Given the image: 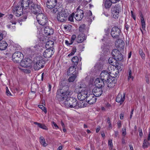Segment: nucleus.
I'll list each match as a JSON object with an SVG mask.
<instances>
[{
  "label": "nucleus",
  "instance_id": "9",
  "mask_svg": "<svg viewBox=\"0 0 150 150\" xmlns=\"http://www.w3.org/2000/svg\"><path fill=\"white\" fill-rule=\"evenodd\" d=\"M110 77L109 71H107L106 70L102 71L100 74V79H102L105 81L108 80Z\"/></svg>",
  "mask_w": 150,
  "mask_h": 150
},
{
  "label": "nucleus",
  "instance_id": "23",
  "mask_svg": "<svg viewBox=\"0 0 150 150\" xmlns=\"http://www.w3.org/2000/svg\"><path fill=\"white\" fill-rule=\"evenodd\" d=\"M44 32L46 35H50L53 33V30L48 27H45L44 29Z\"/></svg>",
  "mask_w": 150,
  "mask_h": 150
},
{
  "label": "nucleus",
  "instance_id": "49",
  "mask_svg": "<svg viewBox=\"0 0 150 150\" xmlns=\"http://www.w3.org/2000/svg\"><path fill=\"white\" fill-rule=\"evenodd\" d=\"M67 2L68 3H75L76 0H66Z\"/></svg>",
  "mask_w": 150,
  "mask_h": 150
},
{
  "label": "nucleus",
  "instance_id": "47",
  "mask_svg": "<svg viewBox=\"0 0 150 150\" xmlns=\"http://www.w3.org/2000/svg\"><path fill=\"white\" fill-rule=\"evenodd\" d=\"M141 24L145 23V22L143 17V16L142 14H141Z\"/></svg>",
  "mask_w": 150,
  "mask_h": 150
},
{
  "label": "nucleus",
  "instance_id": "63",
  "mask_svg": "<svg viewBox=\"0 0 150 150\" xmlns=\"http://www.w3.org/2000/svg\"><path fill=\"white\" fill-rule=\"evenodd\" d=\"M52 86L51 84H49L48 85V91H50L51 90Z\"/></svg>",
  "mask_w": 150,
  "mask_h": 150
},
{
  "label": "nucleus",
  "instance_id": "28",
  "mask_svg": "<svg viewBox=\"0 0 150 150\" xmlns=\"http://www.w3.org/2000/svg\"><path fill=\"white\" fill-rule=\"evenodd\" d=\"M34 123L37 125L38 126L43 129L47 130L48 129L47 127L44 124L39 123L38 122H35Z\"/></svg>",
  "mask_w": 150,
  "mask_h": 150
},
{
  "label": "nucleus",
  "instance_id": "18",
  "mask_svg": "<svg viewBox=\"0 0 150 150\" xmlns=\"http://www.w3.org/2000/svg\"><path fill=\"white\" fill-rule=\"evenodd\" d=\"M150 140V127L149 128V132L147 139H145L143 142L142 146L144 148H147L150 145L149 142Z\"/></svg>",
  "mask_w": 150,
  "mask_h": 150
},
{
  "label": "nucleus",
  "instance_id": "59",
  "mask_svg": "<svg viewBox=\"0 0 150 150\" xmlns=\"http://www.w3.org/2000/svg\"><path fill=\"white\" fill-rule=\"evenodd\" d=\"M117 125L119 128H120L121 127V122L120 121H119L117 122Z\"/></svg>",
  "mask_w": 150,
  "mask_h": 150
},
{
  "label": "nucleus",
  "instance_id": "62",
  "mask_svg": "<svg viewBox=\"0 0 150 150\" xmlns=\"http://www.w3.org/2000/svg\"><path fill=\"white\" fill-rule=\"evenodd\" d=\"M64 28L65 29L68 30L69 29V27L67 25H64Z\"/></svg>",
  "mask_w": 150,
  "mask_h": 150
},
{
  "label": "nucleus",
  "instance_id": "27",
  "mask_svg": "<svg viewBox=\"0 0 150 150\" xmlns=\"http://www.w3.org/2000/svg\"><path fill=\"white\" fill-rule=\"evenodd\" d=\"M8 46V44L6 42L2 41L0 42V50H5Z\"/></svg>",
  "mask_w": 150,
  "mask_h": 150
},
{
  "label": "nucleus",
  "instance_id": "20",
  "mask_svg": "<svg viewBox=\"0 0 150 150\" xmlns=\"http://www.w3.org/2000/svg\"><path fill=\"white\" fill-rule=\"evenodd\" d=\"M86 39L85 35L82 33L79 34L76 39V41L78 43H81Z\"/></svg>",
  "mask_w": 150,
  "mask_h": 150
},
{
  "label": "nucleus",
  "instance_id": "53",
  "mask_svg": "<svg viewBox=\"0 0 150 150\" xmlns=\"http://www.w3.org/2000/svg\"><path fill=\"white\" fill-rule=\"evenodd\" d=\"M65 44L67 45V46L69 45H72V44H71V41H70V42H69V41L68 40H65Z\"/></svg>",
  "mask_w": 150,
  "mask_h": 150
},
{
  "label": "nucleus",
  "instance_id": "57",
  "mask_svg": "<svg viewBox=\"0 0 150 150\" xmlns=\"http://www.w3.org/2000/svg\"><path fill=\"white\" fill-rule=\"evenodd\" d=\"M100 129V126H98L96 130V133H98Z\"/></svg>",
  "mask_w": 150,
  "mask_h": 150
},
{
  "label": "nucleus",
  "instance_id": "16",
  "mask_svg": "<svg viewBox=\"0 0 150 150\" xmlns=\"http://www.w3.org/2000/svg\"><path fill=\"white\" fill-rule=\"evenodd\" d=\"M125 93H123V94L119 93L117 97L116 101L118 103H120L121 104L124 101L125 99Z\"/></svg>",
  "mask_w": 150,
  "mask_h": 150
},
{
  "label": "nucleus",
  "instance_id": "21",
  "mask_svg": "<svg viewBox=\"0 0 150 150\" xmlns=\"http://www.w3.org/2000/svg\"><path fill=\"white\" fill-rule=\"evenodd\" d=\"M67 74L68 75H76V68L74 66H71L69 68L67 71Z\"/></svg>",
  "mask_w": 150,
  "mask_h": 150
},
{
  "label": "nucleus",
  "instance_id": "1",
  "mask_svg": "<svg viewBox=\"0 0 150 150\" xmlns=\"http://www.w3.org/2000/svg\"><path fill=\"white\" fill-rule=\"evenodd\" d=\"M41 8L40 5L35 4L31 0H22L21 2H19L17 5L13 8L12 11L17 16H20L23 13V10H27V11L31 13L36 14L39 13Z\"/></svg>",
  "mask_w": 150,
  "mask_h": 150
},
{
  "label": "nucleus",
  "instance_id": "7",
  "mask_svg": "<svg viewBox=\"0 0 150 150\" xmlns=\"http://www.w3.org/2000/svg\"><path fill=\"white\" fill-rule=\"evenodd\" d=\"M68 15V13L65 10H62L57 13V19L58 21L63 22L67 19Z\"/></svg>",
  "mask_w": 150,
  "mask_h": 150
},
{
  "label": "nucleus",
  "instance_id": "42",
  "mask_svg": "<svg viewBox=\"0 0 150 150\" xmlns=\"http://www.w3.org/2000/svg\"><path fill=\"white\" fill-rule=\"evenodd\" d=\"M74 15V13H73L69 16L68 18V19L69 21L71 22L73 21Z\"/></svg>",
  "mask_w": 150,
  "mask_h": 150
},
{
  "label": "nucleus",
  "instance_id": "55",
  "mask_svg": "<svg viewBox=\"0 0 150 150\" xmlns=\"http://www.w3.org/2000/svg\"><path fill=\"white\" fill-rule=\"evenodd\" d=\"M134 111V109H132L131 110V111L130 112V118L131 119L132 118Z\"/></svg>",
  "mask_w": 150,
  "mask_h": 150
},
{
  "label": "nucleus",
  "instance_id": "45",
  "mask_svg": "<svg viewBox=\"0 0 150 150\" xmlns=\"http://www.w3.org/2000/svg\"><path fill=\"white\" fill-rule=\"evenodd\" d=\"M122 135L123 136L125 137L126 134V128L125 127H124L123 128H122Z\"/></svg>",
  "mask_w": 150,
  "mask_h": 150
},
{
  "label": "nucleus",
  "instance_id": "3",
  "mask_svg": "<svg viewBox=\"0 0 150 150\" xmlns=\"http://www.w3.org/2000/svg\"><path fill=\"white\" fill-rule=\"evenodd\" d=\"M75 91L78 94V98L80 100H84L87 97L88 94L87 88L83 85L76 87Z\"/></svg>",
  "mask_w": 150,
  "mask_h": 150
},
{
  "label": "nucleus",
  "instance_id": "29",
  "mask_svg": "<svg viewBox=\"0 0 150 150\" xmlns=\"http://www.w3.org/2000/svg\"><path fill=\"white\" fill-rule=\"evenodd\" d=\"M40 144L44 147H46L48 145L47 144L44 138L42 136H41L40 138Z\"/></svg>",
  "mask_w": 150,
  "mask_h": 150
},
{
  "label": "nucleus",
  "instance_id": "10",
  "mask_svg": "<svg viewBox=\"0 0 150 150\" xmlns=\"http://www.w3.org/2000/svg\"><path fill=\"white\" fill-rule=\"evenodd\" d=\"M96 97L93 94H92V93H89L86 99L87 103H88L91 105L95 103L96 102Z\"/></svg>",
  "mask_w": 150,
  "mask_h": 150
},
{
  "label": "nucleus",
  "instance_id": "8",
  "mask_svg": "<svg viewBox=\"0 0 150 150\" xmlns=\"http://www.w3.org/2000/svg\"><path fill=\"white\" fill-rule=\"evenodd\" d=\"M23 54L21 52H16L12 55V60L15 63H19V62L23 58Z\"/></svg>",
  "mask_w": 150,
  "mask_h": 150
},
{
  "label": "nucleus",
  "instance_id": "37",
  "mask_svg": "<svg viewBox=\"0 0 150 150\" xmlns=\"http://www.w3.org/2000/svg\"><path fill=\"white\" fill-rule=\"evenodd\" d=\"M85 25L84 24L81 25L79 27V31L81 32H83L85 30Z\"/></svg>",
  "mask_w": 150,
  "mask_h": 150
},
{
  "label": "nucleus",
  "instance_id": "25",
  "mask_svg": "<svg viewBox=\"0 0 150 150\" xmlns=\"http://www.w3.org/2000/svg\"><path fill=\"white\" fill-rule=\"evenodd\" d=\"M110 69H111V67H108V69L109 71L110 76L112 75V76L113 77H116L119 73V71L117 70H113L112 71H110Z\"/></svg>",
  "mask_w": 150,
  "mask_h": 150
},
{
  "label": "nucleus",
  "instance_id": "38",
  "mask_svg": "<svg viewBox=\"0 0 150 150\" xmlns=\"http://www.w3.org/2000/svg\"><path fill=\"white\" fill-rule=\"evenodd\" d=\"M122 56L120 52L119 54H118V55H117L116 57L115 58L116 60H118L119 61H120L122 60Z\"/></svg>",
  "mask_w": 150,
  "mask_h": 150
},
{
  "label": "nucleus",
  "instance_id": "13",
  "mask_svg": "<svg viewBox=\"0 0 150 150\" xmlns=\"http://www.w3.org/2000/svg\"><path fill=\"white\" fill-rule=\"evenodd\" d=\"M112 16L115 18H117L119 15V8L117 6L113 7L111 8Z\"/></svg>",
  "mask_w": 150,
  "mask_h": 150
},
{
  "label": "nucleus",
  "instance_id": "60",
  "mask_svg": "<svg viewBox=\"0 0 150 150\" xmlns=\"http://www.w3.org/2000/svg\"><path fill=\"white\" fill-rule=\"evenodd\" d=\"M112 2L113 3H115L118 2L119 1H120V0H111Z\"/></svg>",
  "mask_w": 150,
  "mask_h": 150
},
{
  "label": "nucleus",
  "instance_id": "31",
  "mask_svg": "<svg viewBox=\"0 0 150 150\" xmlns=\"http://www.w3.org/2000/svg\"><path fill=\"white\" fill-rule=\"evenodd\" d=\"M46 46L47 47L48 46L50 48H52V46L54 45V42L50 40L47 41L46 43Z\"/></svg>",
  "mask_w": 150,
  "mask_h": 150
},
{
  "label": "nucleus",
  "instance_id": "24",
  "mask_svg": "<svg viewBox=\"0 0 150 150\" xmlns=\"http://www.w3.org/2000/svg\"><path fill=\"white\" fill-rule=\"evenodd\" d=\"M106 83L107 87L109 88L114 87L115 85V83L113 82L110 79L106 81Z\"/></svg>",
  "mask_w": 150,
  "mask_h": 150
},
{
  "label": "nucleus",
  "instance_id": "26",
  "mask_svg": "<svg viewBox=\"0 0 150 150\" xmlns=\"http://www.w3.org/2000/svg\"><path fill=\"white\" fill-rule=\"evenodd\" d=\"M77 105L80 108H83L87 106V103L86 101L80 100L78 103H77Z\"/></svg>",
  "mask_w": 150,
  "mask_h": 150
},
{
  "label": "nucleus",
  "instance_id": "4",
  "mask_svg": "<svg viewBox=\"0 0 150 150\" xmlns=\"http://www.w3.org/2000/svg\"><path fill=\"white\" fill-rule=\"evenodd\" d=\"M44 61L41 57H37L35 58L33 62V68L35 70H38L43 67Z\"/></svg>",
  "mask_w": 150,
  "mask_h": 150
},
{
  "label": "nucleus",
  "instance_id": "56",
  "mask_svg": "<svg viewBox=\"0 0 150 150\" xmlns=\"http://www.w3.org/2000/svg\"><path fill=\"white\" fill-rule=\"evenodd\" d=\"M6 94L8 96V94H9L8 92H9V91L8 88L7 87H6Z\"/></svg>",
  "mask_w": 150,
  "mask_h": 150
},
{
  "label": "nucleus",
  "instance_id": "15",
  "mask_svg": "<svg viewBox=\"0 0 150 150\" xmlns=\"http://www.w3.org/2000/svg\"><path fill=\"white\" fill-rule=\"evenodd\" d=\"M104 81L99 78L96 79L95 81V85L96 87L102 88L104 85Z\"/></svg>",
  "mask_w": 150,
  "mask_h": 150
},
{
  "label": "nucleus",
  "instance_id": "44",
  "mask_svg": "<svg viewBox=\"0 0 150 150\" xmlns=\"http://www.w3.org/2000/svg\"><path fill=\"white\" fill-rule=\"evenodd\" d=\"M139 53L142 59H144L145 57V55L144 53H143L142 50H140L139 51Z\"/></svg>",
  "mask_w": 150,
  "mask_h": 150
},
{
  "label": "nucleus",
  "instance_id": "58",
  "mask_svg": "<svg viewBox=\"0 0 150 150\" xmlns=\"http://www.w3.org/2000/svg\"><path fill=\"white\" fill-rule=\"evenodd\" d=\"M141 24L142 29L145 30V23H142Z\"/></svg>",
  "mask_w": 150,
  "mask_h": 150
},
{
  "label": "nucleus",
  "instance_id": "36",
  "mask_svg": "<svg viewBox=\"0 0 150 150\" xmlns=\"http://www.w3.org/2000/svg\"><path fill=\"white\" fill-rule=\"evenodd\" d=\"M76 48L75 47H73L72 48L71 52L68 54V56L69 57H70L73 56L76 52Z\"/></svg>",
  "mask_w": 150,
  "mask_h": 150
},
{
  "label": "nucleus",
  "instance_id": "41",
  "mask_svg": "<svg viewBox=\"0 0 150 150\" xmlns=\"http://www.w3.org/2000/svg\"><path fill=\"white\" fill-rule=\"evenodd\" d=\"M38 107L41 109L42 111H44L45 113L47 112V109L46 108L44 107L43 105H38Z\"/></svg>",
  "mask_w": 150,
  "mask_h": 150
},
{
  "label": "nucleus",
  "instance_id": "12",
  "mask_svg": "<svg viewBox=\"0 0 150 150\" xmlns=\"http://www.w3.org/2000/svg\"><path fill=\"white\" fill-rule=\"evenodd\" d=\"M120 30L118 27H115L112 28L111 34L113 38H117L120 35Z\"/></svg>",
  "mask_w": 150,
  "mask_h": 150
},
{
  "label": "nucleus",
  "instance_id": "64",
  "mask_svg": "<svg viewBox=\"0 0 150 150\" xmlns=\"http://www.w3.org/2000/svg\"><path fill=\"white\" fill-rule=\"evenodd\" d=\"M58 11L57 8H54L52 10V12L53 13H55Z\"/></svg>",
  "mask_w": 150,
  "mask_h": 150
},
{
  "label": "nucleus",
  "instance_id": "54",
  "mask_svg": "<svg viewBox=\"0 0 150 150\" xmlns=\"http://www.w3.org/2000/svg\"><path fill=\"white\" fill-rule=\"evenodd\" d=\"M87 13L89 16H92V13L91 11L89 10L88 11Z\"/></svg>",
  "mask_w": 150,
  "mask_h": 150
},
{
  "label": "nucleus",
  "instance_id": "5",
  "mask_svg": "<svg viewBox=\"0 0 150 150\" xmlns=\"http://www.w3.org/2000/svg\"><path fill=\"white\" fill-rule=\"evenodd\" d=\"M32 63V61L31 59L28 58H25L21 60L20 62L19 63L18 67L19 69H21V67H30L31 66Z\"/></svg>",
  "mask_w": 150,
  "mask_h": 150
},
{
  "label": "nucleus",
  "instance_id": "34",
  "mask_svg": "<svg viewBox=\"0 0 150 150\" xmlns=\"http://www.w3.org/2000/svg\"><path fill=\"white\" fill-rule=\"evenodd\" d=\"M116 59L114 58L110 57L108 59V62L111 65H114V62L115 61Z\"/></svg>",
  "mask_w": 150,
  "mask_h": 150
},
{
  "label": "nucleus",
  "instance_id": "46",
  "mask_svg": "<svg viewBox=\"0 0 150 150\" xmlns=\"http://www.w3.org/2000/svg\"><path fill=\"white\" fill-rule=\"evenodd\" d=\"M20 69L23 70L24 72L28 74L30 72V71L29 69H23L21 68V69Z\"/></svg>",
  "mask_w": 150,
  "mask_h": 150
},
{
  "label": "nucleus",
  "instance_id": "6",
  "mask_svg": "<svg viewBox=\"0 0 150 150\" xmlns=\"http://www.w3.org/2000/svg\"><path fill=\"white\" fill-rule=\"evenodd\" d=\"M38 23L42 25H45L47 22V18L46 15L43 13H39L37 16Z\"/></svg>",
  "mask_w": 150,
  "mask_h": 150
},
{
  "label": "nucleus",
  "instance_id": "33",
  "mask_svg": "<svg viewBox=\"0 0 150 150\" xmlns=\"http://www.w3.org/2000/svg\"><path fill=\"white\" fill-rule=\"evenodd\" d=\"M76 75H72L68 79V81L69 82H73L75 80L76 77Z\"/></svg>",
  "mask_w": 150,
  "mask_h": 150
},
{
  "label": "nucleus",
  "instance_id": "52",
  "mask_svg": "<svg viewBox=\"0 0 150 150\" xmlns=\"http://www.w3.org/2000/svg\"><path fill=\"white\" fill-rule=\"evenodd\" d=\"M131 15H132V16L133 18L134 19V20H136V17L135 16L134 14L133 11H131Z\"/></svg>",
  "mask_w": 150,
  "mask_h": 150
},
{
  "label": "nucleus",
  "instance_id": "30",
  "mask_svg": "<svg viewBox=\"0 0 150 150\" xmlns=\"http://www.w3.org/2000/svg\"><path fill=\"white\" fill-rule=\"evenodd\" d=\"M120 51L116 50H113L112 52V56L115 58L116 56L118 55V54H119Z\"/></svg>",
  "mask_w": 150,
  "mask_h": 150
},
{
  "label": "nucleus",
  "instance_id": "14",
  "mask_svg": "<svg viewBox=\"0 0 150 150\" xmlns=\"http://www.w3.org/2000/svg\"><path fill=\"white\" fill-rule=\"evenodd\" d=\"M93 94L96 97L100 96L103 93V90L102 88L96 87L94 88L92 90Z\"/></svg>",
  "mask_w": 150,
  "mask_h": 150
},
{
  "label": "nucleus",
  "instance_id": "40",
  "mask_svg": "<svg viewBox=\"0 0 150 150\" xmlns=\"http://www.w3.org/2000/svg\"><path fill=\"white\" fill-rule=\"evenodd\" d=\"M76 35H72L71 39V44H72L74 42V41L76 39Z\"/></svg>",
  "mask_w": 150,
  "mask_h": 150
},
{
  "label": "nucleus",
  "instance_id": "32",
  "mask_svg": "<svg viewBox=\"0 0 150 150\" xmlns=\"http://www.w3.org/2000/svg\"><path fill=\"white\" fill-rule=\"evenodd\" d=\"M72 61L74 63V64L76 65L78 64L79 59L77 56L74 57L72 59Z\"/></svg>",
  "mask_w": 150,
  "mask_h": 150
},
{
  "label": "nucleus",
  "instance_id": "22",
  "mask_svg": "<svg viewBox=\"0 0 150 150\" xmlns=\"http://www.w3.org/2000/svg\"><path fill=\"white\" fill-rule=\"evenodd\" d=\"M110 0H103V4L105 7L106 8H110L112 3Z\"/></svg>",
  "mask_w": 150,
  "mask_h": 150
},
{
  "label": "nucleus",
  "instance_id": "11",
  "mask_svg": "<svg viewBox=\"0 0 150 150\" xmlns=\"http://www.w3.org/2000/svg\"><path fill=\"white\" fill-rule=\"evenodd\" d=\"M53 48H48L46 50L43 52V55L45 58H49L54 54Z\"/></svg>",
  "mask_w": 150,
  "mask_h": 150
},
{
  "label": "nucleus",
  "instance_id": "51",
  "mask_svg": "<svg viewBox=\"0 0 150 150\" xmlns=\"http://www.w3.org/2000/svg\"><path fill=\"white\" fill-rule=\"evenodd\" d=\"M4 34L2 32L0 31V41L2 40L3 38Z\"/></svg>",
  "mask_w": 150,
  "mask_h": 150
},
{
  "label": "nucleus",
  "instance_id": "35",
  "mask_svg": "<svg viewBox=\"0 0 150 150\" xmlns=\"http://www.w3.org/2000/svg\"><path fill=\"white\" fill-rule=\"evenodd\" d=\"M128 79L129 80L130 79H131L132 80L133 79V77L132 75V71L130 69H129L128 71Z\"/></svg>",
  "mask_w": 150,
  "mask_h": 150
},
{
  "label": "nucleus",
  "instance_id": "2",
  "mask_svg": "<svg viewBox=\"0 0 150 150\" xmlns=\"http://www.w3.org/2000/svg\"><path fill=\"white\" fill-rule=\"evenodd\" d=\"M72 93L73 92L71 91H64L60 89L57 91L56 97L63 106L74 108L77 105V102L76 98H71Z\"/></svg>",
  "mask_w": 150,
  "mask_h": 150
},
{
  "label": "nucleus",
  "instance_id": "61",
  "mask_svg": "<svg viewBox=\"0 0 150 150\" xmlns=\"http://www.w3.org/2000/svg\"><path fill=\"white\" fill-rule=\"evenodd\" d=\"M11 45V47H12V46L13 47H14L15 45L14 43L12 41H10V45Z\"/></svg>",
  "mask_w": 150,
  "mask_h": 150
},
{
  "label": "nucleus",
  "instance_id": "39",
  "mask_svg": "<svg viewBox=\"0 0 150 150\" xmlns=\"http://www.w3.org/2000/svg\"><path fill=\"white\" fill-rule=\"evenodd\" d=\"M108 146L109 147V149H112L113 147L112 140L110 139L108 141Z\"/></svg>",
  "mask_w": 150,
  "mask_h": 150
},
{
  "label": "nucleus",
  "instance_id": "43",
  "mask_svg": "<svg viewBox=\"0 0 150 150\" xmlns=\"http://www.w3.org/2000/svg\"><path fill=\"white\" fill-rule=\"evenodd\" d=\"M123 67V66L121 64H119L117 66L116 68L117 70L119 71H121L122 70V68Z\"/></svg>",
  "mask_w": 150,
  "mask_h": 150
},
{
  "label": "nucleus",
  "instance_id": "50",
  "mask_svg": "<svg viewBox=\"0 0 150 150\" xmlns=\"http://www.w3.org/2000/svg\"><path fill=\"white\" fill-rule=\"evenodd\" d=\"M139 135L140 137H142V129L141 128H139Z\"/></svg>",
  "mask_w": 150,
  "mask_h": 150
},
{
  "label": "nucleus",
  "instance_id": "17",
  "mask_svg": "<svg viewBox=\"0 0 150 150\" xmlns=\"http://www.w3.org/2000/svg\"><path fill=\"white\" fill-rule=\"evenodd\" d=\"M57 0H48L47 2V6L49 9L53 8L56 5Z\"/></svg>",
  "mask_w": 150,
  "mask_h": 150
},
{
  "label": "nucleus",
  "instance_id": "19",
  "mask_svg": "<svg viewBox=\"0 0 150 150\" xmlns=\"http://www.w3.org/2000/svg\"><path fill=\"white\" fill-rule=\"evenodd\" d=\"M83 12L81 10H78L77 13L76 15L74 17L75 19L77 21H80L83 17Z\"/></svg>",
  "mask_w": 150,
  "mask_h": 150
},
{
  "label": "nucleus",
  "instance_id": "48",
  "mask_svg": "<svg viewBox=\"0 0 150 150\" xmlns=\"http://www.w3.org/2000/svg\"><path fill=\"white\" fill-rule=\"evenodd\" d=\"M52 126H54V127L56 129L59 128L58 126L54 122H52Z\"/></svg>",
  "mask_w": 150,
  "mask_h": 150
}]
</instances>
